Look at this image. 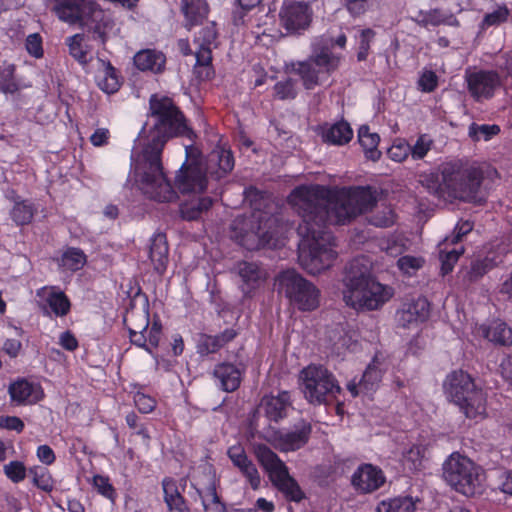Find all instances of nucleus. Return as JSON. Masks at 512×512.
Instances as JSON below:
<instances>
[{"label":"nucleus","instance_id":"52","mask_svg":"<svg viewBox=\"0 0 512 512\" xmlns=\"http://www.w3.org/2000/svg\"><path fill=\"white\" fill-rule=\"evenodd\" d=\"M499 132L500 127L498 125H478L476 123H472L469 127L468 134L474 141H479L481 139L488 141Z\"/></svg>","mask_w":512,"mask_h":512},{"label":"nucleus","instance_id":"50","mask_svg":"<svg viewBox=\"0 0 512 512\" xmlns=\"http://www.w3.org/2000/svg\"><path fill=\"white\" fill-rule=\"evenodd\" d=\"M273 90L275 98L279 100H292L297 97L296 81L292 78L278 81Z\"/></svg>","mask_w":512,"mask_h":512},{"label":"nucleus","instance_id":"38","mask_svg":"<svg viewBox=\"0 0 512 512\" xmlns=\"http://www.w3.org/2000/svg\"><path fill=\"white\" fill-rule=\"evenodd\" d=\"M84 38L83 33H76L66 38L70 56L81 65H87L91 61L88 46L84 44Z\"/></svg>","mask_w":512,"mask_h":512},{"label":"nucleus","instance_id":"43","mask_svg":"<svg viewBox=\"0 0 512 512\" xmlns=\"http://www.w3.org/2000/svg\"><path fill=\"white\" fill-rule=\"evenodd\" d=\"M15 72L16 66L14 64L5 63L0 66V92L14 94L20 89Z\"/></svg>","mask_w":512,"mask_h":512},{"label":"nucleus","instance_id":"47","mask_svg":"<svg viewBox=\"0 0 512 512\" xmlns=\"http://www.w3.org/2000/svg\"><path fill=\"white\" fill-rule=\"evenodd\" d=\"M262 222L263 220L262 218H260L259 223L256 227V231L253 232V235L256 238V242L254 245L249 247L250 249H259L261 247L275 245V231L272 230L270 226L266 229V226L268 222H270V219L265 221L264 226H262Z\"/></svg>","mask_w":512,"mask_h":512},{"label":"nucleus","instance_id":"21","mask_svg":"<svg viewBox=\"0 0 512 512\" xmlns=\"http://www.w3.org/2000/svg\"><path fill=\"white\" fill-rule=\"evenodd\" d=\"M444 391L453 403L463 401L464 397L476 387L471 376L462 371H453L444 382Z\"/></svg>","mask_w":512,"mask_h":512},{"label":"nucleus","instance_id":"6","mask_svg":"<svg viewBox=\"0 0 512 512\" xmlns=\"http://www.w3.org/2000/svg\"><path fill=\"white\" fill-rule=\"evenodd\" d=\"M332 45L331 41L316 40L309 58L292 65L306 90L315 89L338 69L341 57L333 53Z\"/></svg>","mask_w":512,"mask_h":512},{"label":"nucleus","instance_id":"57","mask_svg":"<svg viewBox=\"0 0 512 512\" xmlns=\"http://www.w3.org/2000/svg\"><path fill=\"white\" fill-rule=\"evenodd\" d=\"M439 78L437 74L429 69H424L418 79V87L426 93L433 92L438 87Z\"/></svg>","mask_w":512,"mask_h":512},{"label":"nucleus","instance_id":"40","mask_svg":"<svg viewBox=\"0 0 512 512\" xmlns=\"http://www.w3.org/2000/svg\"><path fill=\"white\" fill-rule=\"evenodd\" d=\"M416 503L412 497H395L382 500L376 507V512H415Z\"/></svg>","mask_w":512,"mask_h":512},{"label":"nucleus","instance_id":"11","mask_svg":"<svg viewBox=\"0 0 512 512\" xmlns=\"http://www.w3.org/2000/svg\"><path fill=\"white\" fill-rule=\"evenodd\" d=\"M218 32L216 24L211 23L201 28L194 37L195 51V73L202 80H209L214 75L212 66V51L217 48Z\"/></svg>","mask_w":512,"mask_h":512},{"label":"nucleus","instance_id":"32","mask_svg":"<svg viewBox=\"0 0 512 512\" xmlns=\"http://www.w3.org/2000/svg\"><path fill=\"white\" fill-rule=\"evenodd\" d=\"M479 332L484 338L499 346L512 345V329L506 323L496 320L488 326H481Z\"/></svg>","mask_w":512,"mask_h":512},{"label":"nucleus","instance_id":"25","mask_svg":"<svg viewBox=\"0 0 512 512\" xmlns=\"http://www.w3.org/2000/svg\"><path fill=\"white\" fill-rule=\"evenodd\" d=\"M213 376L218 382V386L225 392L236 391L242 381L241 370L233 363L222 362L215 365Z\"/></svg>","mask_w":512,"mask_h":512},{"label":"nucleus","instance_id":"58","mask_svg":"<svg viewBox=\"0 0 512 512\" xmlns=\"http://www.w3.org/2000/svg\"><path fill=\"white\" fill-rule=\"evenodd\" d=\"M509 11L506 7H498L491 13H487L481 23V28L485 29L490 26H497L505 22L508 18Z\"/></svg>","mask_w":512,"mask_h":512},{"label":"nucleus","instance_id":"13","mask_svg":"<svg viewBox=\"0 0 512 512\" xmlns=\"http://www.w3.org/2000/svg\"><path fill=\"white\" fill-rule=\"evenodd\" d=\"M143 298L142 309L136 310L134 306L131 305V307L127 309L123 322L129 332L130 342L152 354L146 339V333L150 325L149 301L145 294Z\"/></svg>","mask_w":512,"mask_h":512},{"label":"nucleus","instance_id":"35","mask_svg":"<svg viewBox=\"0 0 512 512\" xmlns=\"http://www.w3.org/2000/svg\"><path fill=\"white\" fill-rule=\"evenodd\" d=\"M162 488L164 492V501L169 510L183 512L186 509L185 499L178 490L176 480L171 477H165L162 480Z\"/></svg>","mask_w":512,"mask_h":512},{"label":"nucleus","instance_id":"41","mask_svg":"<svg viewBox=\"0 0 512 512\" xmlns=\"http://www.w3.org/2000/svg\"><path fill=\"white\" fill-rule=\"evenodd\" d=\"M98 87L107 94H113L121 87L118 72L109 61L105 64L103 74L98 76Z\"/></svg>","mask_w":512,"mask_h":512},{"label":"nucleus","instance_id":"46","mask_svg":"<svg viewBox=\"0 0 512 512\" xmlns=\"http://www.w3.org/2000/svg\"><path fill=\"white\" fill-rule=\"evenodd\" d=\"M202 505L205 512H226V506L217 493L216 486L211 483L201 495Z\"/></svg>","mask_w":512,"mask_h":512},{"label":"nucleus","instance_id":"22","mask_svg":"<svg viewBox=\"0 0 512 512\" xmlns=\"http://www.w3.org/2000/svg\"><path fill=\"white\" fill-rule=\"evenodd\" d=\"M262 405L267 419L278 423L288 416L292 408L291 395L288 391H281L277 395L265 396Z\"/></svg>","mask_w":512,"mask_h":512},{"label":"nucleus","instance_id":"2","mask_svg":"<svg viewBox=\"0 0 512 512\" xmlns=\"http://www.w3.org/2000/svg\"><path fill=\"white\" fill-rule=\"evenodd\" d=\"M150 115L155 119L151 138L138 158L131 156V172L139 190L150 200L170 201L176 197L162 165L166 143L176 137L194 141L196 134L172 98L153 94L149 99Z\"/></svg>","mask_w":512,"mask_h":512},{"label":"nucleus","instance_id":"14","mask_svg":"<svg viewBox=\"0 0 512 512\" xmlns=\"http://www.w3.org/2000/svg\"><path fill=\"white\" fill-rule=\"evenodd\" d=\"M114 25L111 15L95 2L78 26L90 34L93 41L105 47Z\"/></svg>","mask_w":512,"mask_h":512},{"label":"nucleus","instance_id":"54","mask_svg":"<svg viewBox=\"0 0 512 512\" xmlns=\"http://www.w3.org/2000/svg\"><path fill=\"white\" fill-rule=\"evenodd\" d=\"M93 486L96 488L97 492L103 497L111 501L115 500L116 490L110 483V480L107 476L95 475L93 477Z\"/></svg>","mask_w":512,"mask_h":512},{"label":"nucleus","instance_id":"15","mask_svg":"<svg viewBox=\"0 0 512 512\" xmlns=\"http://www.w3.org/2000/svg\"><path fill=\"white\" fill-rule=\"evenodd\" d=\"M51 11L63 23L78 26L95 3L93 0H49Z\"/></svg>","mask_w":512,"mask_h":512},{"label":"nucleus","instance_id":"61","mask_svg":"<svg viewBox=\"0 0 512 512\" xmlns=\"http://www.w3.org/2000/svg\"><path fill=\"white\" fill-rule=\"evenodd\" d=\"M374 37V31L371 29H365L361 32L359 41V50L357 53L358 61H365L368 57V51L370 48V42Z\"/></svg>","mask_w":512,"mask_h":512},{"label":"nucleus","instance_id":"20","mask_svg":"<svg viewBox=\"0 0 512 512\" xmlns=\"http://www.w3.org/2000/svg\"><path fill=\"white\" fill-rule=\"evenodd\" d=\"M147 252L154 271L159 275H164L169 263V245L166 234L155 232L149 239Z\"/></svg>","mask_w":512,"mask_h":512},{"label":"nucleus","instance_id":"12","mask_svg":"<svg viewBox=\"0 0 512 512\" xmlns=\"http://www.w3.org/2000/svg\"><path fill=\"white\" fill-rule=\"evenodd\" d=\"M282 27L290 34H301L312 22L313 10L308 2L285 0L280 13Z\"/></svg>","mask_w":512,"mask_h":512},{"label":"nucleus","instance_id":"63","mask_svg":"<svg viewBox=\"0 0 512 512\" xmlns=\"http://www.w3.org/2000/svg\"><path fill=\"white\" fill-rule=\"evenodd\" d=\"M36 456L41 463L47 466L52 465L56 460V455L53 449L47 444L39 445L37 447Z\"/></svg>","mask_w":512,"mask_h":512},{"label":"nucleus","instance_id":"55","mask_svg":"<svg viewBox=\"0 0 512 512\" xmlns=\"http://www.w3.org/2000/svg\"><path fill=\"white\" fill-rule=\"evenodd\" d=\"M162 335V323L158 316H155L149 325L146 333L147 345L153 352L159 346Z\"/></svg>","mask_w":512,"mask_h":512},{"label":"nucleus","instance_id":"3","mask_svg":"<svg viewBox=\"0 0 512 512\" xmlns=\"http://www.w3.org/2000/svg\"><path fill=\"white\" fill-rule=\"evenodd\" d=\"M364 257L354 258L343 278V300L356 310H377L393 296V290L376 281Z\"/></svg>","mask_w":512,"mask_h":512},{"label":"nucleus","instance_id":"24","mask_svg":"<svg viewBox=\"0 0 512 512\" xmlns=\"http://www.w3.org/2000/svg\"><path fill=\"white\" fill-rule=\"evenodd\" d=\"M228 456L232 463L240 470L249 482L253 490H257L261 484V477L255 464L248 458L241 447H231Z\"/></svg>","mask_w":512,"mask_h":512},{"label":"nucleus","instance_id":"1","mask_svg":"<svg viewBox=\"0 0 512 512\" xmlns=\"http://www.w3.org/2000/svg\"><path fill=\"white\" fill-rule=\"evenodd\" d=\"M379 192L371 185L342 188L302 184L288 196V203L301 218L298 260L309 274L329 269L337 258L336 239L330 225H345L377 207Z\"/></svg>","mask_w":512,"mask_h":512},{"label":"nucleus","instance_id":"9","mask_svg":"<svg viewBox=\"0 0 512 512\" xmlns=\"http://www.w3.org/2000/svg\"><path fill=\"white\" fill-rule=\"evenodd\" d=\"M445 481L457 492L474 496L481 490V470L466 456L452 453L443 464Z\"/></svg>","mask_w":512,"mask_h":512},{"label":"nucleus","instance_id":"42","mask_svg":"<svg viewBox=\"0 0 512 512\" xmlns=\"http://www.w3.org/2000/svg\"><path fill=\"white\" fill-rule=\"evenodd\" d=\"M28 473L32 476V483L38 489L50 493L53 491L55 481L50 471L43 466L35 465L28 469Z\"/></svg>","mask_w":512,"mask_h":512},{"label":"nucleus","instance_id":"37","mask_svg":"<svg viewBox=\"0 0 512 512\" xmlns=\"http://www.w3.org/2000/svg\"><path fill=\"white\" fill-rule=\"evenodd\" d=\"M213 205L211 197L205 196L197 200L186 202L180 206L181 218L187 221L197 220Z\"/></svg>","mask_w":512,"mask_h":512},{"label":"nucleus","instance_id":"27","mask_svg":"<svg viewBox=\"0 0 512 512\" xmlns=\"http://www.w3.org/2000/svg\"><path fill=\"white\" fill-rule=\"evenodd\" d=\"M37 295L43 297L46 304L56 317H64L71 310V301L58 286L43 287Z\"/></svg>","mask_w":512,"mask_h":512},{"label":"nucleus","instance_id":"7","mask_svg":"<svg viewBox=\"0 0 512 512\" xmlns=\"http://www.w3.org/2000/svg\"><path fill=\"white\" fill-rule=\"evenodd\" d=\"M255 456L267 473L272 485L279 490L288 501L299 503L305 498V493L284 461L267 445L258 444L255 447Z\"/></svg>","mask_w":512,"mask_h":512},{"label":"nucleus","instance_id":"5","mask_svg":"<svg viewBox=\"0 0 512 512\" xmlns=\"http://www.w3.org/2000/svg\"><path fill=\"white\" fill-rule=\"evenodd\" d=\"M498 176L496 169L485 166L447 165L442 171V186L455 199L474 204L486 201V192L481 187L485 177Z\"/></svg>","mask_w":512,"mask_h":512},{"label":"nucleus","instance_id":"10","mask_svg":"<svg viewBox=\"0 0 512 512\" xmlns=\"http://www.w3.org/2000/svg\"><path fill=\"white\" fill-rule=\"evenodd\" d=\"M300 378L305 398L313 405L325 404L341 392L335 376L322 365H308L301 371Z\"/></svg>","mask_w":512,"mask_h":512},{"label":"nucleus","instance_id":"60","mask_svg":"<svg viewBox=\"0 0 512 512\" xmlns=\"http://www.w3.org/2000/svg\"><path fill=\"white\" fill-rule=\"evenodd\" d=\"M25 47L27 52L36 59L42 58L44 55L42 37L38 33L28 35Z\"/></svg>","mask_w":512,"mask_h":512},{"label":"nucleus","instance_id":"4","mask_svg":"<svg viewBox=\"0 0 512 512\" xmlns=\"http://www.w3.org/2000/svg\"><path fill=\"white\" fill-rule=\"evenodd\" d=\"M234 166L235 160L232 151L219 147L209 154L206 170L203 167H197L195 164H182L175 176L174 187H171L176 194L175 189L183 195L200 194L207 188V173L213 179L221 180L232 172ZM170 185L172 184L170 183ZM177 197L176 195L169 202L174 201Z\"/></svg>","mask_w":512,"mask_h":512},{"label":"nucleus","instance_id":"64","mask_svg":"<svg viewBox=\"0 0 512 512\" xmlns=\"http://www.w3.org/2000/svg\"><path fill=\"white\" fill-rule=\"evenodd\" d=\"M397 266L404 275L412 276L416 273V257L403 256L398 259Z\"/></svg>","mask_w":512,"mask_h":512},{"label":"nucleus","instance_id":"49","mask_svg":"<svg viewBox=\"0 0 512 512\" xmlns=\"http://www.w3.org/2000/svg\"><path fill=\"white\" fill-rule=\"evenodd\" d=\"M396 322L397 326L402 328H410L416 323V302L413 299L402 303L396 312Z\"/></svg>","mask_w":512,"mask_h":512},{"label":"nucleus","instance_id":"51","mask_svg":"<svg viewBox=\"0 0 512 512\" xmlns=\"http://www.w3.org/2000/svg\"><path fill=\"white\" fill-rule=\"evenodd\" d=\"M244 197L247 202H249L252 209L255 211H261L265 208L266 203L268 202L267 193L265 191L259 190L255 186H249L244 190Z\"/></svg>","mask_w":512,"mask_h":512},{"label":"nucleus","instance_id":"33","mask_svg":"<svg viewBox=\"0 0 512 512\" xmlns=\"http://www.w3.org/2000/svg\"><path fill=\"white\" fill-rule=\"evenodd\" d=\"M358 142L363 149L364 155L368 160L378 161L382 155L378 149L380 136L370 131L368 125H362L358 129Z\"/></svg>","mask_w":512,"mask_h":512},{"label":"nucleus","instance_id":"56","mask_svg":"<svg viewBox=\"0 0 512 512\" xmlns=\"http://www.w3.org/2000/svg\"><path fill=\"white\" fill-rule=\"evenodd\" d=\"M464 248L453 249L446 253H440V261H441V273L442 275H446L453 270L454 265L457 263L461 254H463Z\"/></svg>","mask_w":512,"mask_h":512},{"label":"nucleus","instance_id":"16","mask_svg":"<svg viewBox=\"0 0 512 512\" xmlns=\"http://www.w3.org/2000/svg\"><path fill=\"white\" fill-rule=\"evenodd\" d=\"M386 482L381 468L370 463L360 464L351 477V485L358 494H371Z\"/></svg>","mask_w":512,"mask_h":512},{"label":"nucleus","instance_id":"23","mask_svg":"<svg viewBox=\"0 0 512 512\" xmlns=\"http://www.w3.org/2000/svg\"><path fill=\"white\" fill-rule=\"evenodd\" d=\"M237 335V331L233 328H227L217 335L201 333L196 344L197 353L201 356L217 353L225 345L232 342Z\"/></svg>","mask_w":512,"mask_h":512},{"label":"nucleus","instance_id":"28","mask_svg":"<svg viewBox=\"0 0 512 512\" xmlns=\"http://www.w3.org/2000/svg\"><path fill=\"white\" fill-rule=\"evenodd\" d=\"M455 404L467 418H483L486 415L487 397L484 391L477 386L464 397L463 401Z\"/></svg>","mask_w":512,"mask_h":512},{"label":"nucleus","instance_id":"39","mask_svg":"<svg viewBox=\"0 0 512 512\" xmlns=\"http://www.w3.org/2000/svg\"><path fill=\"white\" fill-rule=\"evenodd\" d=\"M86 261L87 257L80 248L69 247L61 255L59 266L63 270L76 272L84 267Z\"/></svg>","mask_w":512,"mask_h":512},{"label":"nucleus","instance_id":"62","mask_svg":"<svg viewBox=\"0 0 512 512\" xmlns=\"http://www.w3.org/2000/svg\"><path fill=\"white\" fill-rule=\"evenodd\" d=\"M0 427L21 433L25 428V424L23 420L17 416H0Z\"/></svg>","mask_w":512,"mask_h":512},{"label":"nucleus","instance_id":"45","mask_svg":"<svg viewBox=\"0 0 512 512\" xmlns=\"http://www.w3.org/2000/svg\"><path fill=\"white\" fill-rule=\"evenodd\" d=\"M498 262L494 258L485 257L476 259L471 262L469 270L465 274V278L469 282H476L483 277L487 272L497 266Z\"/></svg>","mask_w":512,"mask_h":512},{"label":"nucleus","instance_id":"19","mask_svg":"<svg viewBox=\"0 0 512 512\" xmlns=\"http://www.w3.org/2000/svg\"><path fill=\"white\" fill-rule=\"evenodd\" d=\"M8 392L11 401L17 405L36 404L44 398L41 385L32 383L26 378H18L12 382Z\"/></svg>","mask_w":512,"mask_h":512},{"label":"nucleus","instance_id":"59","mask_svg":"<svg viewBox=\"0 0 512 512\" xmlns=\"http://www.w3.org/2000/svg\"><path fill=\"white\" fill-rule=\"evenodd\" d=\"M134 403L138 411L143 414L151 413L157 404L155 398L139 391L134 395Z\"/></svg>","mask_w":512,"mask_h":512},{"label":"nucleus","instance_id":"26","mask_svg":"<svg viewBox=\"0 0 512 512\" xmlns=\"http://www.w3.org/2000/svg\"><path fill=\"white\" fill-rule=\"evenodd\" d=\"M353 129L350 124L341 119L333 124L325 123L321 126V138L324 143L344 146L348 144L353 138Z\"/></svg>","mask_w":512,"mask_h":512},{"label":"nucleus","instance_id":"29","mask_svg":"<svg viewBox=\"0 0 512 512\" xmlns=\"http://www.w3.org/2000/svg\"><path fill=\"white\" fill-rule=\"evenodd\" d=\"M238 275L241 278V290L247 297H251L263 282L262 271L258 264L241 261L238 264Z\"/></svg>","mask_w":512,"mask_h":512},{"label":"nucleus","instance_id":"34","mask_svg":"<svg viewBox=\"0 0 512 512\" xmlns=\"http://www.w3.org/2000/svg\"><path fill=\"white\" fill-rule=\"evenodd\" d=\"M381 365L378 354H376L359 380V387L362 393L369 394L376 390L383 376Z\"/></svg>","mask_w":512,"mask_h":512},{"label":"nucleus","instance_id":"44","mask_svg":"<svg viewBox=\"0 0 512 512\" xmlns=\"http://www.w3.org/2000/svg\"><path fill=\"white\" fill-rule=\"evenodd\" d=\"M367 221L370 225L379 228L391 227L396 221V214L389 205H381L377 207L375 212H372Z\"/></svg>","mask_w":512,"mask_h":512},{"label":"nucleus","instance_id":"8","mask_svg":"<svg viewBox=\"0 0 512 512\" xmlns=\"http://www.w3.org/2000/svg\"><path fill=\"white\" fill-rule=\"evenodd\" d=\"M276 286L278 293L302 312L314 311L319 307V289L294 269L280 272L276 277Z\"/></svg>","mask_w":512,"mask_h":512},{"label":"nucleus","instance_id":"17","mask_svg":"<svg viewBox=\"0 0 512 512\" xmlns=\"http://www.w3.org/2000/svg\"><path fill=\"white\" fill-rule=\"evenodd\" d=\"M312 425L305 419L299 420L288 432H280L277 437L278 448L282 452L296 451L304 447L311 436Z\"/></svg>","mask_w":512,"mask_h":512},{"label":"nucleus","instance_id":"53","mask_svg":"<svg viewBox=\"0 0 512 512\" xmlns=\"http://www.w3.org/2000/svg\"><path fill=\"white\" fill-rule=\"evenodd\" d=\"M5 476L13 483L22 482L27 475V468L22 461L13 460L3 467Z\"/></svg>","mask_w":512,"mask_h":512},{"label":"nucleus","instance_id":"18","mask_svg":"<svg viewBox=\"0 0 512 512\" xmlns=\"http://www.w3.org/2000/svg\"><path fill=\"white\" fill-rule=\"evenodd\" d=\"M468 89L477 100L489 98L500 85V79L496 72L478 71L467 76Z\"/></svg>","mask_w":512,"mask_h":512},{"label":"nucleus","instance_id":"30","mask_svg":"<svg viewBox=\"0 0 512 512\" xmlns=\"http://www.w3.org/2000/svg\"><path fill=\"white\" fill-rule=\"evenodd\" d=\"M134 64L140 71H150L158 74L165 69L166 56L156 49H143L134 56Z\"/></svg>","mask_w":512,"mask_h":512},{"label":"nucleus","instance_id":"48","mask_svg":"<svg viewBox=\"0 0 512 512\" xmlns=\"http://www.w3.org/2000/svg\"><path fill=\"white\" fill-rule=\"evenodd\" d=\"M411 154L416 157V145L412 147L403 139H396L387 151L388 157L395 162L404 161Z\"/></svg>","mask_w":512,"mask_h":512},{"label":"nucleus","instance_id":"31","mask_svg":"<svg viewBox=\"0 0 512 512\" xmlns=\"http://www.w3.org/2000/svg\"><path fill=\"white\" fill-rule=\"evenodd\" d=\"M181 11L185 17V28L191 30L207 18L209 5L206 0H181Z\"/></svg>","mask_w":512,"mask_h":512},{"label":"nucleus","instance_id":"36","mask_svg":"<svg viewBox=\"0 0 512 512\" xmlns=\"http://www.w3.org/2000/svg\"><path fill=\"white\" fill-rule=\"evenodd\" d=\"M37 209L30 200H16L11 211L10 217L17 226H25L32 222Z\"/></svg>","mask_w":512,"mask_h":512}]
</instances>
